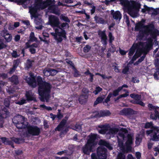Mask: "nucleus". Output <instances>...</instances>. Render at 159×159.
Returning a JSON list of instances; mask_svg holds the SVG:
<instances>
[{"label":"nucleus","mask_w":159,"mask_h":159,"mask_svg":"<svg viewBox=\"0 0 159 159\" xmlns=\"http://www.w3.org/2000/svg\"><path fill=\"white\" fill-rule=\"evenodd\" d=\"M14 125L18 129H24L27 127V133L32 136H38L40 133V129L37 126L27 125L25 123V118L21 115L13 117L12 120Z\"/></svg>","instance_id":"obj_1"},{"label":"nucleus","mask_w":159,"mask_h":159,"mask_svg":"<svg viewBox=\"0 0 159 159\" xmlns=\"http://www.w3.org/2000/svg\"><path fill=\"white\" fill-rule=\"evenodd\" d=\"M69 27V24L68 23L63 22L59 24L57 28L54 29L55 33H52V34L54 36V39L57 43H61L62 41V38L66 39V33L65 29Z\"/></svg>","instance_id":"obj_2"},{"label":"nucleus","mask_w":159,"mask_h":159,"mask_svg":"<svg viewBox=\"0 0 159 159\" xmlns=\"http://www.w3.org/2000/svg\"><path fill=\"white\" fill-rule=\"evenodd\" d=\"M145 129L150 128L151 129L146 131L147 136L150 135L151 138L150 140L158 142L159 141V127L154 126L152 122H147L144 126Z\"/></svg>","instance_id":"obj_3"},{"label":"nucleus","mask_w":159,"mask_h":159,"mask_svg":"<svg viewBox=\"0 0 159 159\" xmlns=\"http://www.w3.org/2000/svg\"><path fill=\"white\" fill-rule=\"evenodd\" d=\"M34 3V6L30 9L31 13L33 14L36 13L38 10H42L47 7L45 1L43 0H35Z\"/></svg>","instance_id":"obj_4"},{"label":"nucleus","mask_w":159,"mask_h":159,"mask_svg":"<svg viewBox=\"0 0 159 159\" xmlns=\"http://www.w3.org/2000/svg\"><path fill=\"white\" fill-rule=\"evenodd\" d=\"M140 7V3L134 2L128 8L129 14L133 17L136 16L139 11Z\"/></svg>","instance_id":"obj_5"},{"label":"nucleus","mask_w":159,"mask_h":159,"mask_svg":"<svg viewBox=\"0 0 159 159\" xmlns=\"http://www.w3.org/2000/svg\"><path fill=\"white\" fill-rule=\"evenodd\" d=\"M52 87L51 84L49 83L44 81L41 85L38 87V91L42 92L41 93L50 95Z\"/></svg>","instance_id":"obj_6"},{"label":"nucleus","mask_w":159,"mask_h":159,"mask_svg":"<svg viewBox=\"0 0 159 159\" xmlns=\"http://www.w3.org/2000/svg\"><path fill=\"white\" fill-rule=\"evenodd\" d=\"M148 35L150 34L152 39L156 40L157 37L159 35V31L155 29L153 24L150 23L148 25Z\"/></svg>","instance_id":"obj_7"},{"label":"nucleus","mask_w":159,"mask_h":159,"mask_svg":"<svg viewBox=\"0 0 159 159\" xmlns=\"http://www.w3.org/2000/svg\"><path fill=\"white\" fill-rule=\"evenodd\" d=\"M2 108L1 109H0V128L3 127L4 119L7 118L10 114L8 109L5 107Z\"/></svg>","instance_id":"obj_8"},{"label":"nucleus","mask_w":159,"mask_h":159,"mask_svg":"<svg viewBox=\"0 0 159 159\" xmlns=\"http://www.w3.org/2000/svg\"><path fill=\"white\" fill-rule=\"evenodd\" d=\"M150 111L154 110V114H152L150 115V118L153 120H156L157 119L159 120V107L154 106L151 103H149L148 105Z\"/></svg>","instance_id":"obj_9"},{"label":"nucleus","mask_w":159,"mask_h":159,"mask_svg":"<svg viewBox=\"0 0 159 159\" xmlns=\"http://www.w3.org/2000/svg\"><path fill=\"white\" fill-rule=\"evenodd\" d=\"M49 24L52 27H57L60 24V22L58 18L54 15H51L48 18Z\"/></svg>","instance_id":"obj_10"},{"label":"nucleus","mask_w":159,"mask_h":159,"mask_svg":"<svg viewBox=\"0 0 159 159\" xmlns=\"http://www.w3.org/2000/svg\"><path fill=\"white\" fill-rule=\"evenodd\" d=\"M94 147V146L86 142L82 148V152L84 154L89 155L91 152H93Z\"/></svg>","instance_id":"obj_11"},{"label":"nucleus","mask_w":159,"mask_h":159,"mask_svg":"<svg viewBox=\"0 0 159 159\" xmlns=\"http://www.w3.org/2000/svg\"><path fill=\"white\" fill-rule=\"evenodd\" d=\"M97 156L99 159H106L107 149L104 148L98 147L97 150Z\"/></svg>","instance_id":"obj_12"},{"label":"nucleus","mask_w":159,"mask_h":159,"mask_svg":"<svg viewBox=\"0 0 159 159\" xmlns=\"http://www.w3.org/2000/svg\"><path fill=\"white\" fill-rule=\"evenodd\" d=\"M25 80L28 84L32 88H35L37 86V82L33 75L30 74L29 77H27Z\"/></svg>","instance_id":"obj_13"},{"label":"nucleus","mask_w":159,"mask_h":159,"mask_svg":"<svg viewBox=\"0 0 159 159\" xmlns=\"http://www.w3.org/2000/svg\"><path fill=\"white\" fill-rule=\"evenodd\" d=\"M98 33L100 37L101 42L104 46H106L107 44V37L106 33V30L98 31Z\"/></svg>","instance_id":"obj_14"},{"label":"nucleus","mask_w":159,"mask_h":159,"mask_svg":"<svg viewBox=\"0 0 159 159\" xmlns=\"http://www.w3.org/2000/svg\"><path fill=\"white\" fill-rule=\"evenodd\" d=\"M88 139L87 140V142L95 146L97 144L96 140L98 138V135L96 134L91 133L89 135Z\"/></svg>","instance_id":"obj_15"},{"label":"nucleus","mask_w":159,"mask_h":159,"mask_svg":"<svg viewBox=\"0 0 159 159\" xmlns=\"http://www.w3.org/2000/svg\"><path fill=\"white\" fill-rule=\"evenodd\" d=\"M144 43L142 42H139L137 43H134L129 50V56H132L135 52L136 49L139 48L140 46H143Z\"/></svg>","instance_id":"obj_16"},{"label":"nucleus","mask_w":159,"mask_h":159,"mask_svg":"<svg viewBox=\"0 0 159 159\" xmlns=\"http://www.w3.org/2000/svg\"><path fill=\"white\" fill-rule=\"evenodd\" d=\"M0 34L5 40V42L7 43H9L11 41L12 39V36L11 34L9 33L7 30L4 29L1 31Z\"/></svg>","instance_id":"obj_17"},{"label":"nucleus","mask_w":159,"mask_h":159,"mask_svg":"<svg viewBox=\"0 0 159 159\" xmlns=\"http://www.w3.org/2000/svg\"><path fill=\"white\" fill-rule=\"evenodd\" d=\"M108 36L109 38V42L110 45L111 46V51L112 53H114L116 50V48L115 45L112 44L114 40L115 37L113 35L112 33L109 32L108 33Z\"/></svg>","instance_id":"obj_18"},{"label":"nucleus","mask_w":159,"mask_h":159,"mask_svg":"<svg viewBox=\"0 0 159 159\" xmlns=\"http://www.w3.org/2000/svg\"><path fill=\"white\" fill-rule=\"evenodd\" d=\"M111 113L109 110H102L101 111L99 112H97L96 114L94 116V117H104L108 116L111 115Z\"/></svg>","instance_id":"obj_19"},{"label":"nucleus","mask_w":159,"mask_h":159,"mask_svg":"<svg viewBox=\"0 0 159 159\" xmlns=\"http://www.w3.org/2000/svg\"><path fill=\"white\" fill-rule=\"evenodd\" d=\"M144 30H141L139 31L138 34V38L140 40H141L144 37L145 35H148V25L145 26Z\"/></svg>","instance_id":"obj_20"},{"label":"nucleus","mask_w":159,"mask_h":159,"mask_svg":"<svg viewBox=\"0 0 159 159\" xmlns=\"http://www.w3.org/2000/svg\"><path fill=\"white\" fill-rule=\"evenodd\" d=\"M127 140L125 144L127 150H130L131 148V145L133 143V137L131 134H128L127 136Z\"/></svg>","instance_id":"obj_21"},{"label":"nucleus","mask_w":159,"mask_h":159,"mask_svg":"<svg viewBox=\"0 0 159 159\" xmlns=\"http://www.w3.org/2000/svg\"><path fill=\"white\" fill-rule=\"evenodd\" d=\"M135 111L131 108H125L121 112L123 115L125 116H130L135 114Z\"/></svg>","instance_id":"obj_22"},{"label":"nucleus","mask_w":159,"mask_h":159,"mask_svg":"<svg viewBox=\"0 0 159 159\" xmlns=\"http://www.w3.org/2000/svg\"><path fill=\"white\" fill-rule=\"evenodd\" d=\"M1 139L3 143L5 145H11V147L13 148H14V143L12 138L11 140H10L8 138H7L6 137H2Z\"/></svg>","instance_id":"obj_23"},{"label":"nucleus","mask_w":159,"mask_h":159,"mask_svg":"<svg viewBox=\"0 0 159 159\" xmlns=\"http://www.w3.org/2000/svg\"><path fill=\"white\" fill-rule=\"evenodd\" d=\"M88 97V94H82L80 95L78 98L80 103L81 104H85L87 101Z\"/></svg>","instance_id":"obj_24"},{"label":"nucleus","mask_w":159,"mask_h":159,"mask_svg":"<svg viewBox=\"0 0 159 159\" xmlns=\"http://www.w3.org/2000/svg\"><path fill=\"white\" fill-rule=\"evenodd\" d=\"M111 14L113 16V17L115 19L120 20L121 18V14L119 11H116L114 12V10H112L111 11Z\"/></svg>","instance_id":"obj_25"},{"label":"nucleus","mask_w":159,"mask_h":159,"mask_svg":"<svg viewBox=\"0 0 159 159\" xmlns=\"http://www.w3.org/2000/svg\"><path fill=\"white\" fill-rule=\"evenodd\" d=\"M142 50L143 49L140 48L137 49L135 53L132 58V61H135L137 58L141 56L142 53L143 52Z\"/></svg>","instance_id":"obj_26"},{"label":"nucleus","mask_w":159,"mask_h":159,"mask_svg":"<svg viewBox=\"0 0 159 159\" xmlns=\"http://www.w3.org/2000/svg\"><path fill=\"white\" fill-rule=\"evenodd\" d=\"M99 144L100 145L105 146L110 150H111L113 149L111 144L108 142L104 140H100L99 142Z\"/></svg>","instance_id":"obj_27"},{"label":"nucleus","mask_w":159,"mask_h":159,"mask_svg":"<svg viewBox=\"0 0 159 159\" xmlns=\"http://www.w3.org/2000/svg\"><path fill=\"white\" fill-rule=\"evenodd\" d=\"M41 92L38 91L39 94L40 96V100L42 102H44L45 100L48 101L49 99L50 95L41 93Z\"/></svg>","instance_id":"obj_28"},{"label":"nucleus","mask_w":159,"mask_h":159,"mask_svg":"<svg viewBox=\"0 0 159 159\" xmlns=\"http://www.w3.org/2000/svg\"><path fill=\"white\" fill-rule=\"evenodd\" d=\"M25 96L26 98V100L28 101H33L34 102L37 101L35 98L31 94L29 91H26Z\"/></svg>","instance_id":"obj_29"},{"label":"nucleus","mask_w":159,"mask_h":159,"mask_svg":"<svg viewBox=\"0 0 159 159\" xmlns=\"http://www.w3.org/2000/svg\"><path fill=\"white\" fill-rule=\"evenodd\" d=\"M144 8H143L141 10V11L144 13H145L146 11H148V12L149 13H151V12L153 11L154 14L155 15H156L155 14V12H154V10H157V8L156 9H154L152 7H150L147 6L146 5H144Z\"/></svg>","instance_id":"obj_30"},{"label":"nucleus","mask_w":159,"mask_h":159,"mask_svg":"<svg viewBox=\"0 0 159 159\" xmlns=\"http://www.w3.org/2000/svg\"><path fill=\"white\" fill-rule=\"evenodd\" d=\"M64 120H61L59 125L55 128V131H60L61 130L64 129V127L66 125V124L65 123V121L64 122Z\"/></svg>","instance_id":"obj_31"},{"label":"nucleus","mask_w":159,"mask_h":159,"mask_svg":"<svg viewBox=\"0 0 159 159\" xmlns=\"http://www.w3.org/2000/svg\"><path fill=\"white\" fill-rule=\"evenodd\" d=\"M99 128H102L98 130L99 133L101 134H105L106 133L107 131L108 130V126L105 125H103L99 127Z\"/></svg>","instance_id":"obj_32"},{"label":"nucleus","mask_w":159,"mask_h":159,"mask_svg":"<svg viewBox=\"0 0 159 159\" xmlns=\"http://www.w3.org/2000/svg\"><path fill=\"white\" fill-rule=\"evenodd\" d=\"M10 81L14 84L17 85L19 83L18 78L17 75H13L9 78Z\"/></svg>","instance_id":"obj_33"},{"label":"nucleus","mask_w":159,"mask_h":159,"mask_svg":"<svg viewBox=\"0 0 159 159\" xmlns=\"http://www.w3.org/2000/svg\"><path fill=\"white\" fill-rule=\"evenodd\" d=\"M105 98V96L103 95L102 97H98L95 101L94 102V106L95 107L97 104L101 103L102 102L103 103V100Z\"/></svg>","instance_id":"obj_34"},{"label":"nucleus","mask_w":159,"mask_h":159,"mask_svg":"<svg viewBox=\"0 0 159 159\" xmlns=\"http://www.w3.org/2000/svg\"><path fill=\"white\" fill-rule=\"evenodd\" d=\"M144 25L141 22H139L137 23L135 25V31H138L142 28H145Z\"/></svg>","instance_id":"obj_35"},{"label":"nucleus","mask_w":159,"mask_h":159,"mask_svg":"<svg viewBox=\"0 0 159 159\" xmlns=\"http://www.w3.org/2000/svg\"><path fill=\"white\" fill-rule=\"evenodd\" d=\"M118 131V129L116 128H110L107 133V134L110 135H115Z\"/></svg>","instance_id":"obj_36"},{"label":"nucleus","mask_w":159,"mask_h":159,"mask_svg":"<svg viewBox=\"0 0 159 159\" xmlns=\"http://www.w3.org/2000/svg\"><path fill=\"white\" fill-rule=\"evenodd\" d=\"M152 46V44H151V43H146V45L144 48H142V49H143V51L144 53L147 54Z\"/></svg>","instance_id":"obj_37"},{"label":"nucleus","mask_w":159,"mask_h":159,"mask_svg":"<svg viewBox=\"0 0 159 159\" xmlns=\"http://www.w3.org/2000/svg\"><path fill=\"white\" fill-rule=\"evenodd\" d=\"M60 19L61 20H63V21H65L66 23H69L70 22V20L68 18V17L66 16H65L63 14H61L60 15Z\"/></svg>","instance_id":"obj_38"},{"label":"nucleus","mask_w":159,"mask_h":159,"mask_svg":"<svg viewBox=\"0 0 159 159\" xmlns=\"http://www.w3.org/2000/svg\"><path fill=\"white\" fill-rule=\"evenodd\" d=\"M131 102L134 104H139L142 107H144L145 106V104L140 99H139L136 101H131Z\"/></svg>","instance_id":"obj_39"},{"label":"nucleus","mask_w":159,"mask_h":159,"mask_svg":"<svg viewBox=\"0 0 159 159\" xmlns=\"http://www.w3.org/2000/svg\"><path fill=\"white\" fill-rule=\"evenodd\" d=\"M94 19L97 23L104 24L105 22L104 20L101 17L98 18V17L96 16L94 17Z\"/></svg>","instance_id":"obj_40"},{"label":"nucleus","mask_w":159,"mask_h":159,"mask_svg":"<svg viewBox=\"0 0 159 159\" xmlns=\"http://www.w3.org/2000/svg\"><path fill=\"white\" fill-rule=\"evenodd\" d=\"M130 96L132 98L134 99L135 101L140 99L141 98V96L137 94L132 93L130 94Z\"/></svg>","instance_id":"obj_41"},{"label":"nucleus","mask_w":159,"mask_h":159,"mask_svg":"<svg viewBox=\"0 0 159 159\" xmlns=\"http://www.w3.org/2000/svg\"><path fill=\"white\" fill-rule=\"evenodd\" d=\"M29 38L30 41L31 42L37 41V39L34 36V33L33 32H31Z\"/></svg>","instance_id":"obj_42"},{"label":"nucleus","mask_w":159,"mask_h":159,"mask_svg":"<svg viewBox=\"0 0 159 159\" xmlns=\"http://www.w3.org/2000/svg\"><path fill=\"white\" fill-rule=\"evenodd\" d=\"M34 62L33 61H32L30 59H28L27 60L26 63V68L28 69L30 68L32 66V62Z\"/></svg>","instance_id":"obj_43"},{"label":"nucleus","mask_w":159,"mask_h":159,"mask_svg":"<svg viewBox=\"0 0 159 159\" xmlns=\"http://www.w3.org/2000/svg\"><path fill=\"white\" fill-rule=\"evenodd\" d=\"M3 41V39L0 38V50L5 48L7 47V45L5 44Z\"/></svg>","instance_id":"obj_44"},{"label":"nucleus","mask_w":159,"mask_h":159,"mask_svg":"<svg viewBox=\"0 0 159 159\" xmlns=\"http://www.w3.org/2000/svg\"><path fill=\"white\" fill-rule=\"evenodd\" d=\"M121 91L119 87H118L117 89L114 90L113 93L110 92L112 94V96H113L114 97H116L119 94V92Z\"/></svg>","instance_id":"obj_45"},{"label":"nucleus","mask_w":159,"mask_h":159,"mask_svg":"<svg viewBox=\"0 0 159 159\" xmlns=\"http://www.w3.org/2000/svg\"><path fill=\"white\" fill-rule=\"evenodd\" d=\"M112 97V94L111 93H109L103 102V103L105 104V103L107 104L108 102L110 101V98Z\"/></svg>","instance_id":"obj_46"},{"label":"nucleus","mask_w":159,"mask_h":159,"mask_svg":"<svg viewBox=\"0 0 159 159\" xmlns=\"http://www.w3.org/2000/svg\"><path fill=\"white\" fill-rule=\"evenodd\" d=\"M95 75H98L101 76L103 79H110L112 78L111 76H106L105 75L103 74H101L99 73H95Z\"/></svg>","instance_id":"obj_47"},{"label":"nucleus","mask_w":159,"mask_h":159,"mask_svg":"<svg viewBox=\"0 0 159 159\" xmlns=\"http://www.w3.org/2000/svg\"><path fill=\"white\" fill-rule=\"evenodd\" d=\"M72 69L74 70V72L73 74L74 77H78L80 75V72L77 70L75 67V68H73Z\"/></svg>","instance_id":"obj_48"},{"label":"nucleus","mask_w":159,"mask_h":159,"mask_svg":"<svg viewBox=\"0 0 159 159\" xmlns=\"http://www.w3.org/2000/svg\"><path fill=\"white\" fill-rule=\"evenodd\" d=\"M50 75L54 76L58 72V71L56 70L51 68H49Z\"/></svg>","instance_id":"obj_49"},{"label":"nucleus","mask_w":159,"mask_h":159,"mask_svg":"<svg viewBox=\"0 0 159 159\" xmlns=\"http://www.w3.org/2000/svg\"><path fill=\"white\" fill-rule=\"evenodd\" d=\"M91 48V47L89 45H86L83 49V52L84 53H87L89 51Z\"/></svg>","instance_id":"obj_50"},{"label":"nucleus","mask_w":159,"mask_h":159,"mask_svg":"<svg viewBox=\"0 0 159 159\" xmlns=\"http://www.w3.org/2000/svg\"><path fill=\"white\" fill-rule=\"evenodd\" d=\"M116 159H125V156L124 154L120 152L117 156Z\"/></svg>","instance_id":"obj_51"},{"label":"nucleus","mask_w":159,"mask_h":159,"mask_svg":"<svg viewBox=\"0 0 159 159\" xmlns=\"http://www.w3.org/2000/svg\"><path fill=\"white\" fill-rule=\"evenodd\" d=\"M36 23L37 25H39V26L36 27V28L39 30H42L43 26L41 25V23L39 21L36 20Z\"/></svg>","instance_id":"obj_52"},{"label":"nucleus","mask_w":159,"mask_h":159,"mask_svg":"<svg viewBox=\"0 0 159 159\" xmlns=\"http://www.w3.org/2000/svg\"><path fill=\"white\" fill-rule=\"evenodd\" d=\"M102 88L99 86L97 87L93 91V93L95 95L99 93L102 90Z\"/></svg>","instance_id":"obj_53"},{"label":"nucleus","mask_w":159,"mask_h":159,"mask_svg":"<svg viewBox=\"0 0 159 159\" xmlns=\"http://www.w3.org/2000/svg\"><path fill=\"white\" fill-rule=\"evenodd\" d=\"M37 82L39 85V87L40 85H41V84H43V81L42 78L40 76H38L37 78Z\"/></svg>","instance_id":"obj_54"},{"label":"nucleus","mask_w":159,"mask_h":159,"mask_svg":"<svg viewBox=\"0 0 159 159\" xmlns=\"http://www.w3.org/2000/svg\"><path fill=\"white\" fill-rule=\"evenodd\" d=\"M47 7L54 4V0H46L45 1Z\"/></svg>","instance_id":"obj_55"},{"label":"nucleus","mask_w":159,"mask_h":159,"mask_svg":"<svg viewBox=\"0 0 159 159\" xmlns=\"http://www.w3.org/2000/svg\"><path fill=\"white\" fill-rule=\"evenodd\" d=\"M129 70V66H127L125 67L122 70V72L124 74H127Z\"/></svg>","instance_id":"obj_56"},{"label":"nucleus","mask_w":159,"mask_h":159,"mask_svg":"<svg viewBox=\"0 0 159 159\" xmlns=\"http://www.w3.org/2000/svg\"><path fill=\"white\" fill-rule=\"evenodd\" d=\"M20 63V61L19 60H14L13 63V67L16 69L17 67Z\"/></svg>","instance_id":"obj_57"},{"label":"nucleus","mask_w":159,"mask_h":159,"mask_svg":"<svg viewBox=\"0 0 159 159\" xmlns=\"http://www.w3.org/2000/svg\"><path fill=\"white\" fill-rule=\"evenodd\" d=\"M66 62L68 64H69L70 66L72 67V69L73 68H75V66L71 61L66 59Z\"/></svg>","instance_id":"obj_58"},{"label":"nucleus","mask_w":159,"mask_h":159,"mask_svg":"<svg viewBox=\"0 0 159 159\" xmlns=\"http://www.w3.org/2000/svg\"><path fill=\"white\" fill-rule=\"evenodd\" d=\"M26 103V100L24 98H22L20 101H18L16 104L19 105H22Z\"/></svg>","instance_id":"obj_59"},{"label":"nucleus","mask_w":159,"mask_h":159,"mask_svg":"<svg viewBox=\"0 0 159 159\" xmlns=\"http://www.w3.org/2000/svg\"><path fill=\"white\" fill-rule=\"evenodd\" d=\"M68 130H69L67 128H66L64 129L61 130L60 133V135L61 136L62 135H65L66 134Z\"/></svg>","instance_id":"obj_60"},{"label":"nucleus","mask_w":159,"mask_h":159,"mask_svg":"<svg viewBox=\"0 0 159 159\" xmlns=\"http://www.w3.org/2000/svg\"><path fill=\"white\" fill-rule=\"evenodd\" d=\"M0 77L2 78L3 80H5L8 78V76L7 74L2 73H0Z\"/></svg>","instance_id":"obj_61"},{"label":"nucleus","mask_w":159,"mask_h":159,"mask_svg":"<svg viewBox=\"0 0 159 159\" xmlns=\"http://www.w3.org/2000/svg\"><path fill=\"white\" fill-rule=\"evenodd\" d=\"M28 0H16V2L17 3V4L19 5L24 4Z\"/></svg>","instance_id":"obj_62"},{"label":"nucleus","mask_w":159,"mask_h":159,"mask_svg":"<svg viewBox=\"0 0 159 159\" xmlns=\"http://www.w3.org/2000/svg\"><path fill=\"white\" fill-rule=\"evenodd\" d=\"M10 101L7 99H5L4 101V105L7 108H9L10 106Z\"/></svg>","instance_id":"obj_63"},{"label":"nucleus","mask_w":159,"mask_h":159,"mask_svg":"<svg viewBox=\"0 0 159 159\" xmlns=\"http://www.w3.org/2000/svg\"><path fill=\"white\" fill-rule=\"evenodd\" d=\"M43 73L45 76H48L50 75L49 68L48 70H44L43 71Z\"/></svg>","instance_id":"obj_64"}]
</instances>
